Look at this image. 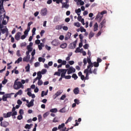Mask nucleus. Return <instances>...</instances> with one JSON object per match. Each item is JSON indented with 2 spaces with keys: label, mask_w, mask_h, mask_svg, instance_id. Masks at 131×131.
Masks as SVG:
<instances>
[{
  "label": "nucleus",
  "mask_w": 131,
  "mask_h": 131,
  "mask_svg": "<svg viewBox=\"0 0 131 131\" xmlns=\"http://www.w3.org/2000/svg\"><path fill=\"white\" fill-rule=\"evenodd\" d=\"M17 80L18 79H16L14 82V84L13 85L14 90H19V89H20L21 86H23V84H22V83H21V82L20 81L17 82Z\"/></svg>",
  "instance_id": "obj_1"
},
{
  "label": "nucleus",
  "mask_w": 131,
  "mask_h": 131,
  "mask_svg": "<svg viewBox=\"0 0 131 131\" xmlns=\"http://www.w3.org/2000/svg\"><path fill=\"white\" fill-rule=\"evenodd\" d=\"M102 18H103V15H102L100 13H98L96 15L95 20H97L98 22H101V21H102Z\"/></svg>",
  "instance_id": "obj_2"
},
{
  "label": "nucleus",
  "mask_w": 131,
  "mask_h": 131,
  "mask_svg": "<svg viewBox=\"0 0 131 131\" xmlns=\"http://www.w3.org/2000/svg\"><path fill=\"white\" fill-rule=\"evenodd\" d=\"M4 2H5V0H0V11L1 12H6L4 8Z\"/></svg>",
  "instance_id": "obj_3"
},
{
  "label": "nucleus",
  "mask_w": 131,
  "mask_h": 131,
  "mask_svg": "<svg viewBox=\"0 0 131 131\" xmlns=\"http://www.w3.org/2000/svg\"><path fill=\"white\" fill-rule=\"evenodd\" d=\"M106 19L104 18L101 23L99 25V27H100V29H102V28L106 27Z\"/></svg>",
  "instance_id": "obj_4"
},
{
  "label": "nucleus",
  "mask_w": 131,
  "mask_h": 131,
  "mask_svg": "<svg viewBox=\"0 0 131 131\" xmlns=\"http://www.w3.org/2000/svg\"><path fill=\"white\" fill-rule=\"evenodd\" d=\"M52 46L54 47H58L60 45V42H59V40H53L51 42Z\"/></svg>",
  "instance_id": "obj_5"
},
{
  "label": "nucleus",
  "mask_w": 131,
  "mask_h": 131,
  "mask_svg": "<svg viewBox=\"0 0 131 131\" xmlns=\"http://www.w3.org/2000/svg\"><path fill=\"white\" fill-rule=\"evenodd\" d=\"M75 72V69L73 67H70L68 71V74H71V73H74Z\"/></svg>",
  "instance_id": "obj_6"
},
{
  "label": "nucleus",
  "mask_w": 131,
  "mask_h": 131,
  "mask_svg": "<svg viewBox=\"0 0 131 131\" xmlns=\"http://www.w3.org/2000/svg\"><path fill=\"white\" fill-rule=\"evenodd\" d=\"M9 124L10 123L6 121L1 122V126H2L3 127H7Z\"/></svg>",
  "instance_id": "obj_7"
},
{
  "label": "nucleus",
  "mask_w": 131,
  "mask_h": 131,
  "mask_svg": "<svg viewBox=\"0 0 131 131\" xmlns=\"http://www.w3.org/2000/svg\"><path fill=\"white\" fill-rule=\"evenodd\" d=\"M48 10L47 9V8H43L42 10H41L40 14L42 16H46Z\"/></svg>",
  "instance_id": "obj_8"
},
{
  "label": "nucleus",
  "mask_w": 131,
  "mask_h": 131,
  "mask_svg": "<svg viewBox=\"0 0 131 131\" xmlns=\"http://www.w3.org/2000/svg\"><path fill=\"white\" fill-rule=\"evenodd\" d=\"M22 34L21 33V32H17L15 35V39H16V40H20V37L21 36V35Z\"/></svg>",
  "instance_id": "obj_9"
},
{
  "label": "nucleus",
  "mask_w": 131,
  "mask_h": 131,
  "mask_svg": "<svg viewBox=\"0 0 131 131\" xmlns=\"http://www.w3.org/2000/svg\"><path fill=\"white\" fill-rule=\"evenodd\" d=\"M76 43H77V40H76L73 43H71L70 44V48L71 49H74V48H75L76 47Z\"/></svg>",
  "instance_id": "obj_10"
},
{
  "label": "nucleus",
  "mask_w": 131,
  "mask_h": 131,
  "mask_svg": "<svg viewBox=\"0 0 131 131\" xmlns=\"http://www.w3.org/2000/svg\"><path fill=\"white\" fill-rule=\"evenodd\" d=\"M12 116V112H8L7 114H3V117L4 118H8Z\"/></svg>",
  "instance_id": "obj_11"
},
{
  "label": "nucleus",
  "mask_w": 131,
  "mask_h": 131,
  "mask_svg": "<svg viewBox=\"0 0 131 131\" xmlns=\"http://www.w3.org/2000/svg\"><path fill=\"white\" fill-rule=\"evenodd\" d=\"M62 93H63L61 91L59 90L55 94V95H53V98L54 99H56L57 98V97H59V96H60V95H61L62 94Z\"/></svg>",
  "instance_id": "obj_12"
},
{
  "label": "nucleus",
  "mask_w": 131,
  "mask_h": 131,
  "mask_svg": "<svg viewBox=\"0 0 131 131\" xmlns=\"http://www.w3.org/2000/svg\"><path fill=\"white\" fill-rule=\"evenodd\" d=\"M34 99H32L27 105L28 108H30V107H32L34 105Z\"/></svg>",
  "instance_id": "obj_13"
},
{
  "label": "nucleus",
  "mask_w": 131,
  "mask_h": 131,
  "mask_svg": "<svg viewBox=\"0 0 131 131\" xmlns=\"http://www.w3.org/2000/svg\"><path fill=\"white\" fill-rule=\"evenodd\" d=\"M28 51L26 52V56H30L29 55V53H30V52H32V50H33V49H30V47H29V46L28 47V48H27Z\"/></svg>",
  "instance_id": "obj_14"
},
{
  "label": "nucleus",
  "mask_w": 131,
  "mask_h": 131,
  "mask_svg": "<svg viewBox=\"0 0 131 131\" xmlns=\"http://www.w3.org/2000/svg\"><path fill=\"white\" fill-rule=\"evenodd\" d=\"M61 8L62 9L65 8V9H68L69 8V4H67L66 3H62Z\"/></svg>",
  "instance_id": "obj_15"
},
{
  "label": "nucleus",
  "mask_w": 131,
  "mask_h": 131,
  "mask_svg": "<svg viewBox=\"0 0 131 131\" xmlns=\"http://www.w3.org/2000/svg\"><path fill=\"white\" fill-rule=\"evenodd\" d=\"M30 59V56H26V57H24L23 61L24 62H29Z\"/></svg>",
  "instance_id": "obj_16"
},
{
  "label": "nucleus",
  "mask_w": 131,
  "mask_h": 131,
  "mask_svg": "<svg viewBox=\"0 0 131 131\" xmlns=\"http://www.w3.org/2000/svg\"><path fill=\"white\" fill-rule=\"evenodd\" d=\"M58 71L59 72H61V73H62L63 74H66L67 72V70L59 69L58 70Z\"/></svg>",
  "instance_id": "obj_17"
},
{
  "label": "nucleus",
  "mask_w": 131,
  "mask_h": 131,
  "mask_svg": "<svg viewBox=\"0 0 131 131\" xmlns=\"http://www.w3.org/2000/svg\"><path fill=\"white\" fill-rule=\"evenodd\" d=\"M41 72L39 71L37 73V78H38V79H41V77H42V75H41Z\"/></svg>",
  "instance_id": "obj_18"
},
{
  "label": "nucleus",
  "mask_w": 131,
  "mask_h": 131,
  "mask_svg": "<svg viewBox=\"0 0 131 131\" xmlns=\"http://www.w3.org/2000/svg\"><path fill=\"white\" fill-rule=\"evenodd\" d=\"M65 126V123H63L60 125H58V129H63L64 128V127Z\"/></svg>",
  "instance_id": "obj_19"
},
{
  "label": "nucleus",
  "mask_w": 131,
  "mask_h": 131,
  "mask_svg": "<svg viewBox=\"0 0 131 131\" xmlns=\"http://www.w3.org/2000/svg\"><path fill=\"white\" fill-rule=\"evenodd\" d=\"M48 93H49V90H47L46 92L45 93V91H42L41 94V97H45V96L48 95Z\"/></svg>",
  "instance_id": "obj_20"
},
{
  "label": "nucleus",
  "mask_w": 131,
  "mask_h": 131,
  "mask_svg": "<svg viewBox=\"0 0 131 131\" xmlns=\"http://www.w3.org/2000/svg\"><path fill=\"white\" fill-rule=\"evenodd\" d=\"M26 72H29L30 71V64L28 63L27 66L25 67Z\"/></svg>",
  "instance_id": "obj_21"
},
{
  "label": "nucleus",
  "mask_w": 131,
  "mask_h": 131,
  "mask_svg": "<svg viewBox=\"0 0 131 131\" xmlns=\"http://www.w3.org/2000/svg\"><path fill=\"white\" fill-rule=\"evenodd\" d=\"M99 27V25H98V23H96L94 25V31H97L98 30V28Z\"/></svg>",
  "instance_id": "obj_22"
},
{
  "label": "nucleus",
  "mask_w": 131,
  "mask_h": 131,
  "mask_svg": "<svg viewBox=\"0 0 131 131\" xmlns=\"http://www.w3.org/2000/svg\"><path fill=\"white\" fill-rule=\"evenodd\" d=\"M60 47L61 49H66V48H67V43H62V44L60 46Z\"/></svg>",
  "instance_id": "obj_23"
},
{
  "label": "nucleus",
  "mask_w": 131,
  "mask_h": 131,
  "mask_svg": "<svg viewBox=\"0 0 131 131\" xmlns=\"http://www.w3.org/2000/svg\"><path fill=\"white\" fill-rule=\"evenodd\" d=\"M89 65L87 67V68H88V69H90L93 68V67H94V63L93 62H90V63H88Z\"/></svg>",
  "instance_id": "obj_24"
},
{
  "label": "nucleus",
  "mask_w": 131,
  "mask_h": 131,
  "mask_svg": "<svg viewBox=\"0 0 131 131\" xmlns=\"http://www.w3.org/2000/svg\"><path fill=\"white\" fill-rule=\"evenodd\" d=\"M20 62H22V57H19L16 61L15 62V64H19Z\"/></svg>",
  "instance_id": "obj_25"
},
{
  "label": "nucleus",
  "mask_w": 131,
  "mask_h": 131,
  "mask_svg": "<svg viewBox=\"0 0 131 131\" xmlns=\"http://www.w3.org/2000/svg\"><path fill=\"white\" fill-rule=\"evenodd\" d=\"M79 93V90H78V88H75L74 90V94H75V95H77Z\"/></svg>",
  "instance_id": "obj_26"
},
{
  "label": "nucleus",
  "mask_w": 131,
  "mask_h": 131,
  "mask_svg": "<svg viewBox=\"0 0 131 131\" xmlns=\"http://www.w3.org/2000/svg\"><path fill=\"white\" fill-rule=\"evenodd\" d=\"M63 25H59L56 26L55 29L57 30H60V29H62Z\"/></svg>",
  "instance_id": "obj_27"
},
{
  "label": "nucleus",
  "mask_w": 131,
  "mask_h": 131,
  "mask_svg": "<svg viewBox=\"0 0 131 131\" xmlns=\"http://www.w3.org/2000/svg\"><path fill=\"white\" fill-rule=\"evenodd\" d=\"M50 111L52 113H56V112H58V110L56 108H54L51 109Z\"/></svg>",
  "instance_id": "obj_28"
},
{
  "label": "nucleus",
  "mask_w": 131,
  "mask_h": 131,
  "mask_svg": "<svg viewBox=\"0 0 131 131\" xmlns=\"http://www.w3.org/2000/svg\"><path fill=\"white\" fill-rule=\"evenodd\" d=\"M14 93H10V94H5V96H6V97H7V98H12V95H14Z\"/></svg>",
  "instance_id": "obj_29"
},
{
  "label": "nucleus",
  "mask_w": 131,
  "mask_h": 131,
  "mask_svg": "<svg viewBox=\"0 0 131 131\" xmlns=\"http://www.w3.org/2000/svg\"><path fill=\"white\" fill-rule=\"evenodd\" d=\"M99 63H98L97 62L95 61L93 62V66L96 68H97V67L99 66Z\"/></svg>",
  "instance_id": "obj_30"
},
{
  "label": "nucleus",
  "mask_w": 131,
  "mask_h": 131,
  "mask_svg": "<svg viewBox=\"0 0 131 131\" xmlns=\"http://www.w3.org/2000/svg\"><path fill=\"white\" fill-rule=\"evenodd\" d=\"M72 78H74L75 80H76L77 78H78V77L77 76V75L76 74H73L72 76Z\"/></svg>",
  "instance_id": "obj_31"
},
{
  "label": "nucleus",
  "mask_w": 131,
  "mask_h": 131,
  "mask_svg": "<svg viewBox=\"0 0 131 131\" xmlns=\"http://www.w3.org/2000/svg\"><path fill=\"white\" fill-rule=\"evenodd\" d=\"M94 35H95V34L93 32H90L89 36V39H91L92 37H93Z\"/></svg>",
  "instance_id": "obj_32"
},
{
  "label": "nucleus",
  "mask_w": 131,
  "mask_h": 131,
  "mask_svg": "<svg viewBox=\"0 0 131 131\" xmlns=\"http://www.w3.org/2000/svg\"><path fill=\"white\" fill-rule=\"evenodd\" d=\"M37 83H38V85H42L43 82H42V80H41L40 79H38Z\"/></svg>",
  "instance_id": "obj_33"
},
{
  "label": "nucleus",
  "mask_w": 131,
  "mask_h": 131,
  "mask_svg": "<svg viewBox=\"0 0 131 131\" xmlns=\"http://www.w3.org/2000/svg\"><path fill=\"white\" fill-rule=\"evenodd\" d=\"M25 128H26L27 129H30L31 128V127L30 126V125L29 124H27L25 126Z\"/></svg>",
  "instance_id": "obj_34"
},
{
  "label": "nucleus",
  "mask_w": 131,
  "mask_h": 131,
  "mask_svg": "<svg viewBox=\"0 0 131 131\" xmlns=\"http://www.w3.org/2000/svg\"><path fill=\"white\" fill-rule=\"evenodd\" d=\"M72 120V117H70L66 121V124H67V123H68V122H70V121H71Z\"/></svg>",
  "instance_id": "obj_35"
},
{
  "label": "nucleus",
  "mask_w": 131,
  "mask_h": 131,
  "mask_svg": "<svg viewBox=\"0 0 131 131\" xmlns=\"http://www.w3.org/2000/svg\"><path fill=\"white\" fill-rule=\"evenodd\" d=\"M8 98L7 97V96H6V95H4L3 96V98H2V100L3 101H4V102H6V101H7Z\"/></svg>",
  "instance_id": "obj_36"
},
{
  "label": "nucleus",
  "mask_w": 131,
  "mask_h": 131,
  "mask_svg": "<svg viewBox=\"0 0 131 131\" xmlns=\"http://www.w3.org/2000/svg\"><path fill=\"white\" fill-rule=\"evenodd\" d=\"M35 31H36V28H33L32 30V36H33V35H35Z\"/></svg>",
  "instance_id": "obj_37"
},
{
  "label": "nucleus",
  "mask_w": 131,
  "mask_h": 131,
  "mask_svg": "<svg viewBox=\"0 0 131 131\" xmlns=\"http://www.w3.org/2000/svg\"><path fill=\"white\" fill-rule=\"evenodd\" d=\"M74 26H76V27H80V23L78 22L74 23Z\"/></svg>",
  "instance_id": "obj_38"
},
{
  "label": "nucleus",
  "mask_w": 131,
  "mask_h": 131,
  "mask_svg": "<svg viewBox=\"0 0 131 131\" xmlns=\"http://www.w3.org/2000/svg\"><path fill=\"white\" fill-rule=\"evenodd\" d=\"M80 31H81V32H86V30H85V29H84L83 27H81Z\"/></svg>",
  "instance_id": "obj_39"
},
{
  "label": "nucleus",
  "mask_w": 131,
  "mask_h": 131,
  "mask_svg": "<svg viewBox=\"0 0 131 131\" xmlns=\"http://www.w3.org/2000/svg\"><path fill=\"white\" fill-rule=\"evenodd\" d=\"M92 71L93 72V74L96 75L97 71H98V68H94V69Z\"/></svg>",
  "instance_id": "obj_40"
},
{
  "label": "nucleus",
  "mask_w": 131,
  "mask_h": 131,
  "mask_svg": "<svg viewBox=\"0 0 131 131\" xmlns=\"http://www.w3.org/2000/svg\"><path fill=\"white\" fill-rule=\"evenodd\" d=\"M32 24H33L32 21H30L28 24V29L30 30V26Z\"/></svg>",
  "instance_id": "obj_41"
},
{
  "label": "nucleus",
  "mask_w": 131,
  "mask_h": 131,
  "mask_svg": "<svg viewBox=\"0 0 131 131\" xmlns=\"http://www.w3.org/2000/svg\"><path fill=\"white\" fill-rule=\"evenodd\" d=\"M59 112H60V113H65V112H66L65 108H62L61 110H60Z\"/></svg>",
  "instance_id": "obj_42"
},
{
  "label": "nucleus",
  "mask_w": 131,
  "mask_h": 131,
  "mask_svg": "<svg viewBox=\"0 0 131 131\" xmlns=\"http://www.w3.org/2000/svg\"><path fill=\"white\" fill-rule=\"evenodd\" d=\"M19 114H20L19 115H23L24 114V111L23 109L19 110Z\"/></svg>",
  "instance_id": "obj_43"
},
{
  "label": "nucleus",
  "mask_w": 131,
  "mask_h": 131,
  "mask_svg": "<svg viewBox=\"0 0 131 131\" xmlns=\"http://www.w3.org/2000/svg\"><path fill=\"white\" fill-rule=\"evenodd\" d=\"M80 12H81V9H80V8L75 10V13L76 14H78V13H80Z\"/></svg>",
  "instance_id": "obj_44"
},
{
  "label": "nucleus",
  "mask_w": 131,
  "mask_h": 131,
  "mask_svg": "<svg viewBox=\"0 0 131 131\" xmlns=\"http://www.w3.org/2000/svg\"><path fill=\"white\" fill-rule=\"evenodd\" d=\"M23 116L22 115H19L17 116V119L18 120H21V119H23Z\"/></svg>",
  "instance_id": "obj_45"
},
{
  "label": "nucleus",
  "mask_w": 131,
  "mask_h": 131,
  "mask_svg": "<svg viewBox=\"0 0 131 131\" xmlns=\"http://www.w3.org/2000/svg\"><path fill=\"white\" fill-rule=\"evenodd\" d=\"M38 119L39 120V122L41 121V120L42 119V117H41V115H39L38 116Z\"/></svg>",
  "instance_id": "obj_46"
},
{
  "label": "nucleus",
  "mask_w": 131,
  "mask_h": 131,
  "mask_svg": "<svg viewBox=\"0 0 131 131\" xmlns=\"http://www.w3.org/2000/svg\"><path fill=\"white\" fill-rule=\"evenodd\" d=\"M29 31H30V29L27 28V29L24 32L25 35H26V34H28V32H29Z\"/></svg>",
  "instance_id": "obj_47"
},
{
  "label": "nucleus",
  "mask_w": 131,
  "mask_h": 131,
  "mask_svg": "<svg viewBox=\"0 0 131 131\" xmlns=\"http://www.w3.org/2000/svg\"><path fill=\"white\" fill-rule=\"evenodd\" d=\"M60 72H56L54 73V75H57V76H61V73H60Z\"/></svg>",
  "instance_id": "obj_48"
},
{
  "label": "nucleus",
  "mask_w": 131,
  "mask_h": 131,
  "mask_svg": "<svg viewBox=\"0 0 131 131\" xmlns=\"http://www.w3.org/2000/svg\"><path fill=\"white\" fill-rule=\"evenodd\" d=\"M75 53H80V48L79 47H78L76 48V50L75 51Z\"/></svg>",
  "instance_id": "obj_49"
},
{
  "label": "nucleus",
  "mask_w": 131,
  "mask_h": 131,
  "mask_svg": "<svg viewBox=\"0 0 131 131\" xmlns=\"http://www.w3.org/2000/svg\"><path fill=\"white\" fill-rule=\"evenodd\" d=\"M90 69L88 68L85 69L84 71V73H85V74H89V70Z\"/></svg>",
  "instance_id": "obj_50"
},
{
  "label": "nucleus",
  "mask_w": 131,
  "mask_h": 131,
  "mask_svg": "<svg viewBox=\"0 0 131 131\" xmlns=\"http://www.w3.org/2000/svg\"><path fill=\"white\" fill-rule=\"evenodd\" d=\"M39 65H40V63H39V62H36L34 63L35 67H38Z\"/></svg>",
  "instance_id": "obj_51"
},
{
  "label": "nucleus",
  "mask_w": 131,
  "mask_h": 131,
  "mask_svg": "<svg viewBox=\"0 0 131 131\" xmlns=\"http://www.w3.org/2000/svg\"><path fill=\"white\" fill-rule=\"evenodd\" d=\"M83 63H84V66H85V65H86L88 63V60L86 59V58L83 59Z\"/></svg>",
  "instance_id": "obj_52"
},
{
  "label": "nucleus",
  "mask_w": 131,
  "mask_h": 131,
  "mask_svg": "<svg viewBox=\"0 0 131 131\" xmlns=\"http://www.w3.org/2000/svg\"><path fill=\"white\" fill-rule=\"evenodd\" d=\"M16 56H17V57H20L21 56V54H20V50H17L16 52Z\"/></svg>",
  "instance_id": "obj_53"
},
{
  "label": "nucleus",
  "mask_w": 131,
  "mask_h": 131,
  "mask_svg": "<svg viewBox=\"0 0 131 131\" xmlns=\"http://www.w3.org/2000/svg\"><path fill=\"white\" fill-rule=\"evenodd\" d=\"M74 102H75V104H77V105H78V104H79V100L75 99H74Z\"/></svg>",
  "instance_id": "obj_54"
},
{
  "label": "nucleus",
  "mask_w": 131,
  "mask_h": 131,
  "mask_svg": "<svg viewBox=\"0 0 131 131\" xmlns=\"http://www.w3.org/2000/svg\"><path fill=\"white\" fill-rule=\"evenodd\" d=\"M8 82V79H4V80L2 81L3 84H6Z\"/></svg>",
  "instance_id": "obj_55"
},
{
  "label": "nucleus",
  "mask_w": 131,
  "mask_h": 131,
  "mask_svg": "<svg viewBox=\"0 0 131 131\" xmlns=\"http://www.w3.org/2000/svg\"><path fill=\"white\" fill-rule=\"evenodd\" d=\"M17 95H22V94H23V92L22 91V90H20L18 91V92H17Z\"/></svg>",
  "instance_id": "obj_56"
},
{
  "label": "nucleus",
  "mask_w": 131,
  "mask_h": 131,
  "mask_svg": "<svg viewBox=\"0 0 131 131\" xmlns=\"http://www.w3.org/2000/svg\"><path fill=\"white\" fill-rule=\"evenodd\" d=\"M41 73L42 74H46V73H47V70L46 69L42 70Z\"/></svg>",
  "instance_id": "obj_57"
},
{
  "label": "nucleus",
  "mask_w": 131,
  "mask_h": 131,
  "mask_svg": "<svg viewBox=\"0 0 131 131\" xmlns=\"http://www.w3.org/2000/svg\"><path fill=\"white\" fill-rule=\"evenodd\" d=\"M97 62L98 64H99V63H101V62H102V59L98 58L97 59Z\"/></svg>",
  "instance_id": "obj_58"
},
{
  "label": "nucleus",
  "mask_w": 131,
  "mask_h": 131,
  "mask_svg": "<svg viewBox=\"0 0 131 131\" xmlns=\"http://www.w3.org/2000/svg\"><path fill=\"white\" fill-rule=\"evenodd\" d=\"M20 47L22 48L23 47H26V42H22L20 43Z\"/></svg>",
  "instance_id": "obj_59"
},
{
  "label": "nucleus",
  "mask_w": 131,
  "mask_h": 131,
  "mask_svg": "<svg viewBox=\"0 0 131 131\" xmlns=\"http://www.w3.org/2000/svg\"><path fill=\"white\" fill-rule=\"evenodd\" d=\"M65 98H66V95H63L60 98V100H64Z\"/></svg>",
  "instance_id": "obj_60"
},
{
  "label": "nucleus",
  "mask_w": 131,
  "mask_h": 131,
  "mask_svg": "<svg viewBox=\"0 0 131 131\" xmlns=\"http://www.w3.org/2000/svg\"><path fill=\"white\" fill-rule=\"evenodd\" d=\"M63 30H65L66 31L68 30V27L67 26H63L62 27Z\"/></svg>",
  "instance_id": "obj_61"
},
{
  "label": "nucleus",
  "mask_w": 131,
  "mask_h": 131,
  "mask_svg": "<svg viewBox=\"0 0 131 131\" xmlns=\"http://www.w3.org/2000/svg\"><path fill=\"white\" fill-rule=\"evenodd\" d=\"M100 14L102 15V16H103V15H104V14H107V11L106 10H104L103 11H102Z\"/></svg>",
  "instance_id": "obj_62"
},
{
  "label": "nucleus",
  "mask_w": 131,
  "mask_h": 131,
  "mask_svg": "<svg viewBox=\"0 0 131 131\" xmlns=\"http://www.w3.org/2000/svg\"><path fill=\"white\" fill-rule=\"evenodd\" d=\"M13 113L11 114V116H15L16 115H17V112H12Z\"/></svg>",
  "instance_id": "obj_63"
},
{
  "label": "nucleus",
  "mask_w": 131,
  "mask_h": 131,
  "mask_svg": "<svg viewBox=\"0 0 131 131\" xmlns=\"http://www.w3.org/2000/svg\"><path fill=\"white\" fill-rule=\"evenodd\" d=\"M17 103L18 105H22V101L19 99L17 100Z\"/></svg>",
  "instance_id": "obj_64"
}]
</instances>
